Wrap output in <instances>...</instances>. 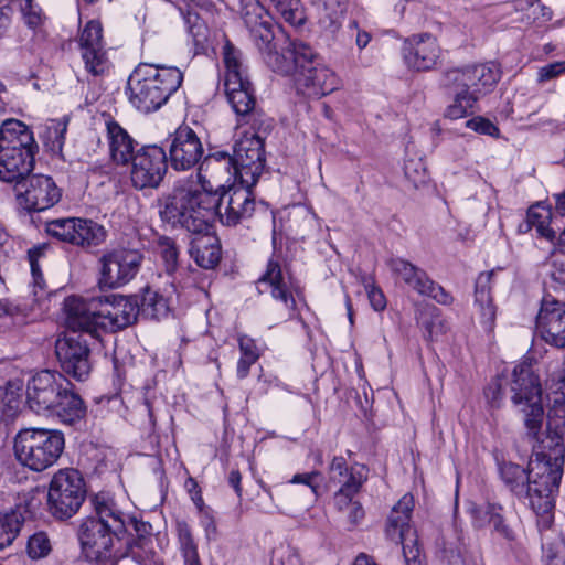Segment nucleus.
<instances>
[{"label":"nucleus","instance_id":"1","mask_svg":"<svg viewBox=\"0 0 565 565\" xmlns=\"http://www.w3.org/2000/svg\"><path fill=\"white\" fill-rule=\"evenodd\" d=\"M249 188L246 184L231 186L220 196L202 189L178 188L172 192L177 195L172 213H178L177 209H195V217L185 221L191 228H205L206 222H213L215 217L223 225L236 226L252 218L256 211V201Z\"/></svg>","mask_w":565,"mask_h":565},{"label":"nucleus","instance_id":"2","mask_svg":"<svg viewBox=\"0 0 565 565\" xmlns=\"http://www.w3.org/2000/svg\"><path fill=\"white\" fill-rule=\"evenodd\" d=\"M92 515L78 527V540L86 559L97 565H116V542L127 532L126 513L108 493L99 492L90 498Z\"/></svg>","mask_w":565,"mask_h":565},{"label":"nucleus","instance_id":"3","mask_svg":"<svg viewBox=\"0 0 565 565\" xmlns=\"http://www.w3.org/2000/svg\"><path fill=\"white\" fill-rule=\"evenodd\" d=\"M281 54H285L290 63V68L284 73L296 68L295 85L299 94L318 99L339 87L340 82L335 73L309 44L289 40Z\"/></svg>","mask_w":565,"mask_h":565},{"label":"nucleus","instance_id":"4","mask_svg":"<svg viewBox=\"0 0 565 565\" xmlns=\"http://www.w3.org/2000/svg\"><path fill=\"white\" fill-rule=\"evenodd\" d=\"M225 93L228 103L237 116V124L249 125L253 129L267 130L271 127L268 118L256 106L253 85L241 60V52L231 45L224 49Z\"/></svg>","mask_w":565,"mask_h":565},{"label":"nucleus","instance_id":"5","mask_svg":"<svg viewBox=\"0 0 565 565\" xmlns=\"http://www.w3.org/2000/svg\"><path fill=\"white\" fill-rule=\"evenodd\" d=\"M182 81L183 74L177 67L140 64L128 81L129 100L142 113L154 111L168 102Z\"/></svg>","mask_w":565,"mask_h":565},{"label":"nucleus","instance_id":"6","mask_svg":"<svg viewBox=\"0 0 565 565\" xmlns=\"http://www.w3.org/2000/svg\"><path fill=\"white\" fill-rule=\"evenodd\" d=\"M500 477L504 484L519 498L529 500L531 509L537 516L541 530L548 529L553 523L554 495L557 486L547 482L546 473L541 470L526 472L524 468L512 462L500 466Z\"/></svg>","mask_w":565,"mask_h":565},{"label":"nucleus","instance_id":"7","mask_svg":"<svg viewBox=\"0 0 565 565\" xmlns=\"http://www.w3.org/2000/svg\"><path fill=\"white\" fill-rule=\"evenodd\" d=\"M36 150L33 134L22 121L4 120L0 127V180L15 183L28 175Z\"/></svg>","mask_w":565,"mask_h":565},{"label":"nucleus","instance_id":"8","mask_svg":"<svg viewBox=\"0 0 565 565\" xmlns=\"http://www.w3.org/2000/svg\"><path fill=\"white\" fill-rule=\"evenodd\" d=\"M541 428L536 434H531L529 429L527 436L532 440L533 452L536 457V465L531 460V472L541 470L546 473L547 482L552 486L559 487L563 477V466L565 461V446L563 435L565 433V417H558L548 412V420L546 434H541Z\"/></svg>","mask_w":565,"mask_h":565},{"label":"nucleus","instance_id":"9","mask_svg":"<svg viewBox=\"0 0 565 565\" xmlns=\"http://www.w3.org/2000/svg\"><path fill=\"white\" fill-rule=\"evenodd\" d=\"M64 446V435L57 429H22L14 438L17 459L38 472L52 467L61 457Z\"/></svg>","mask_w":565,"mask_h":565},{"label":"nucleus","instance_id":"10","mask_svg":"<svg viewBox=\"0 0 565 565\" xmlns=\"http://www.w3.org/2000/svg\"><path fill=\"white\" fill-rule=\"evenodd\" d=\"M177 195L172 193L166 201L162 210H160V217L163 222L172 226H181L192 234L190 239L189 254L196 263L198 266L204 269H213L221 260L222 252L220 239L212 232V222H206L204 228H191L185 221H191L195 217V209H177L179 213H172Z\"/></svg>","mask_w":565,"mask_h":565},{"label":"nucleus","instance_id":"11","mask_svg":"<svg viewBox=\"0 0 565 565\" xmlns=\"http://www.w3.org/2000/svg\"><path fill=\"white\" fill-rule=\"evenodd\" d=\"M242 18L264 62L274 72H285L290 63L277 51L271 17L259 0H242Z\"/></svg>","mask_w":565,"mask_h":565},{"label":"nucleus","instance_id":"12","mask_svg":"<svg viewBox=\"0 0 565 565\" xmlns=\"http://www.w3.org/2000/svg\"><path fill=\"white\" fill-rule=\"evenodd\" d=\"M85 498V482L79 471L58 470L49 486L47 511L56 520H68L78 512Z\"/></svg>","mask_w":565,"mask_h":565},{"label":"nucleus","instance_id":"13","mask_svg":"<svg viewBox=\"0 0 565 565\" xmlns=\"http://www.w3.org/2000/svg\"><path fill=\"white\" fill-rule=\"evenodd\" d=\"M512 403L522 406L524 425L531 434H536L543 423L544 409L541 402L542 390L539 377L526 366L513 370L511 382Z\"/></svg>","mask_w":565,"mask_h":565},{"label":"nucleus","instance_id":"14","mask_svg":"<svg viewBox=\"0 0 565 565\" xmlns=\"http://www.w3.org/2000/svg\"><path fill=\"white\" fill-rule=\"evenodd\" d=\"M167 153L157 145L143 146L136 151L130 163V181L136 190L157 189L167 169Z\"/></svg>","mask_w":565,"mask_h":565},{"label":"nucleus","instance_id":"15","mask_svg":"<svg viewBox=\"0 0 565 565\" xmlns=\"http://www.w3.org/2000/svg\"><path fill=\"white\" fill-rule=\"evenodd\" d=\"M500 79L494 63H482L454 68L446 73V82L452 89H461L479 100L489 94Z\"/></svg>","mask_w":565,"mask_h":565},{"label":"nucleus","instance_id":"16","mask_svg":"<svg viewBox=\"0 0 565 565\" xmlns=\"http://www.w3.org/2000/svg\"><path fill=\"white\" fill-rule=\"evenodd\" d=\"M142 255L137 249L118 248L99 258V285L115 289L128 284L139 271Z\"/></svg>","mask_w":565,"mask_h":565},{"label":"nucleus","instance_id":"17","mask_svg":"<svg viewBox=\"0 0 565 565\" xmlns=\"http://www.w3.org/2000/svg\"><path fill=\"white\" fill-rule=\"evenodd\" d=\"M55 353L62 371L75 379L85 381L92 371L90 350L82 333H66L55 343Z\"/></svg>","mask_w":565,"mask_h":565},{"label":"nucleus","instance_id":"18","mask_svg":"<svg viewBox=\"0 0 565 565\" xmlns=\"http://www.w3.org/2000/svg\"><path fill=\"white\" fill-rule=\"evenodd\" d=\"M19 204L26 211H44L54 206L62 196L61 189L49 175L30 173L15 182Z\"/></svg>","mask_w":565,"mask_h":565},{"label":"nucleus","instance_id":"19","mask_svg":"<svg viewBox=\"0 0 565 565\" xmlns=\"http://www.w3.org/2000/svg\"><path fill=\"white\" fill-rule=\"evenodd\" d=\"M244 132L235 142L233 157L238 168V179L242 184L254 186L265 167L264 141L259 132Z\"/></svg>","mask_w":565,"mask_h":565},{"label":"nucleus","instance_id":"20","mask_svg":"<svg viewBox=\"0 0 565 565\" xmlns=\"http://www.w3.org/2000/svg\"><path fill=\"white\" fill-rule=\"evenodd\" d=\"M67 377L52 370H42L32 375L26 383V404L31 411L46 415L67 385Z\"/></svg>","mask_w":565,"mask_h":565},{"label":"nucleus","instance_id":"21","mask_svg":"<svg viewBox=\"0 0 565 565\" xmlns=\"http://www.w3.org/2000/svg\"><path fill=\"white\" fill-rule=\"evenodd\" d=\"M386 265L396 278L419 295L430 297L441 305L452 302L451 295L435 282L423 268L401 257H391Z\"/></svg>","mask_w":565,"mask_h":565},{"label":"nucleus","instance_id":"22","mask_svg":"<svg viewBox=\"0 0 565 565\" xmlns=\"http://www.w3.org/2000/svg\"><path fill=\"white\" fill-rule=\"evenodd\" d=\"M102 297L84 299L71 296L65 299V323L68 333H87L93 338L99 337Z\"/></svg>","mask_w":565,"mask_h":565},{"label":"nucleus","instance_id":"23","mask_svg":"<svg viewBox=\"0 0 565 565\" xmlns=\"http://www.w3.org/2000/svg\"><path fill=\"white\" fill-rule=\"evenodd\" d=\"M290 277L286 276L278 262L270 259L266 271L257 281L259 292L269 291L271 297L280 301L276 321H286L295 316L296 300L290 292Z\"/></svg>","mask_w":565,"mask_h":565},{"label":"nucleus","instance_id":"24","mask_svg":"<svg viewBox=\"0 0 565 565\" xmlns=\"http://www.w3.org/2000/svg\"><path fill=\"white\" fill-rule=\"evenodd\" d=\"M203 145L190 127H179L172 136L169 147L170 166L175 171L194 168L203 156Z\"/></svg>","mask_w":565,"mask_h":565},{"label":"nucleus","instance_id":"25","mask_svg":"<svg viewBox=\"0 0 565 565\" xmlns=\"http://www.w3.org/2000/svg\"><path fill=\"white\" fill-rule=\"evenodd\" d=\"M536 333L548 344L565 348V303L554 298L542 300L536 317Z\"/></svg>","mask_w":565,"mask_h":565},{"label":"nucleus","instance_id":"26","mask_svg":"<svg viewBox=\"0 0 565 565\" xmlns=\"http://www.w3.org/2000/svg\"><path fill=\"white\" fill-rule=\"evenodd\" d=\"M78 42L87 72L94 76L104 74L109 68V61L103 41L102 24L95 20L87 22Z\"/></svg>","mask_w":565,"mask_h":565},{"label":"nucleus","instance_id":"27","mask_svg":"<svg viewBox=\"0 0 565 565\" xmlns=\"http://www.w3.org/2000/svg\"><path fill=\"white\" fill-rule=\"evenodd\" d=\"M137 298L113 296L102 298L100 329L107 332H116L134 323L139 312Z\"/></svg>","mask_w":565,"mask_h":565},{"label":"nucleus","instance_id":"28","mask_svg":"<svg viewBox=\"0 0 565 565\" xmlns=\"http://www.w3.org/2000/svg\"><path fill=\"white\" fill-rule=\"evenodd\" d=\"M402 54L408 68L429 71L439 60L440 47L433 35L415 34L404 41Z\"/></svg>","mask_w":565,"mask_h":565},{"label":"nucleus","instance_id":"29","mask_svg":"<svg viewBox=\"0 0 565 565\" xmlns=\"http://www.w3.org/2000/svg\"><path fill=\"white\" fill-rule=\"evenodd\" d=\"M328 477L330 483L340 486L335 493L342 494H356L367 479L364 466L354 465L349 467L347 460L341 456L333 457L329 466Z\"/></svg>","mask_w":565,"mask_h":565},{"label":"nucleus","instance_id":"30","mask_svg":"<svg viewBox=\"0 0 565 565\" xmlns=\"http://www.w3.org/2000/svg\"><path fill=\"white\" fill-rule=\"evenodd\" d=\"M87 414V406L74 385L67 381V385L61 392L60 397L46 415L55 416L61 423L75 426L83 422Z\"/></svg>","mask_w":565,"mask_h":565},{"label":"nucleus","instance_id":"31","mask_svg":"<svg viewBox=\"0 0 565 565\" xmlns=\"http://www.w3.org/2000/svg\"><path fill=\"white\" fill-rule=\"evenodd\" d=\"M127 532L121 537L127 550L136 559L149 558L153 554L152 526L148 522L138 521L126 514Z\"/></svg>","mask_w":565,"mask_h":565},{"label":"nucleus","instance_id":"32","mask_svg":"<svg viewBox=\"0 0 565 565\" xmlns=\"http://www.w3.org/2000/svg\"><path fill=\"white\" fill-rule=\"evenodd\" d=\"M109 153L114 162L126 166L135 156V140L116 121L106 122Z\"/></svg>","mask_w":565,"mask_h":565},{"label":"nucleus","instance_id":"33","mask_svg":"<svg viewBox=\"0 0 565 565\" xmlns=\"http://www.w3.org/2000/svg\"><path fill=\"white\" fill-rule=\"evenodd\" d=\"M209 175L218 181H230L238 178V168L233 156L225 151L207 154L199 166V174Z\"/></svg>","mask_w":565,"mask_h":565},{"label":"nucleus","instance_id":"34","mask_svg":"<svg viewBox=\"0 0 565 565\" xmlns=\"http://www.w3.org/2000/svg\"><path fill=\"white\" fill-rule=\"evenodd\" d=\"M552 413L565 417V356L548 364Z\"/></svg>","mask_w":565,"mask_h":565},{"label":"nucleus","instance_id":"35","mask_svg":"<svg viewBox=\"0 0 565 565\" xmlns=\"http://www.w3.org/2000/svg\"><path fill=\"white\" fill-rule=\"evenodd\" d=\"M493 271L481 273L476 280L475 300L480 308L483 323L491 328L495 320L497 311L490 295V281Z\"/></svg>","mask_w":565,"mask_h":565},{"label":"nucleus","instance_id":"36","mask_svg":"<svg viewBox=\"0 0 565 565\" xmlns=\"http://www.w3.org/2000/svg\"><path fill=\"white\" fill-rule=\"evenodd\" d=\"M502 507L495 503H488L483 508H479L475 511V519L478 526H486L487 524L492 525L494 531L505 540L512 541L514 533L510 526L505 523L502 515Z\"/></svg>","mask_w":565,"mask_h":565},{"label":"nucleus","instance_id":"37","mask_svg":"<svg viewBox=\"0 0 565 565\" xmlns=\"http://www.w3.org/2000/svg\"><path fill=\"white\" fill-rule=\"evenodd\" d=\"M25 521L21 509L0 513V551L12 545Z\"/></svg>","mask_w":565,"mask_h":565},{"label":"nucleus","instance_id":"38","mask_svg":"<svg viewBox=\"0 0 565 565\" xmlns=\"http://www.w3.org/2000/svg\"><path fill=\"white\" fill-rule=\"evenodd\" d=\"M106 238L105 228L92 220L77 218L73 245L97 246Z\"/></svg>","mask_w":565,"mask_h":565},{"label":"nucleus","instance_id":"39","mask_svg":"<svg viewBox=\"0 0 565 565\" xmlns=\"http://www.w3.org/2000/svg\"><path fill=\"white\" fill-rule=\"evenodd\" d=\"M355 494L334 493L333 504L348 524V530H353L365 516L362 504L354 500Z\"/></svg>","mask_w":565,"mask_h":565},{"label":"nucleus","instance_id":"40","mask_svg":"<svg viewBox=\"0 0 565 565\" xmlns=\"http://www.w3.org/2000/svg\"><path fill=\"white\" fill-rule=\"evenodd\" d=\"M139 312L152 319L166 317L169 312L168 300L157 290L146 288L140 297Z\"/></svg>","mask_w":565,"mask_h":565},{"label":"nucleus","instance_id":"41","mask_svg":"<svg viewBox=\"0 0 565 565\" xmlns=\"http://www.w3.org/2000/svg\"><path fill=\"white\" fill-rule=\"evenodd\" d=\"M529 222L533 225L536 234L548 241L555 238V232L550 227V221L552 217L550 209L535 204L527 210Z\"/></svg>","mask_w":565,"mask_h":565},{"label":"nucleus","instance_id":"42","mask_svg":"<svg viewBox=\"0 0 565 565\" xmlns=\"http://www.w3.org/2000/svg\"><path fill=\"white\" fill-rule=\"evenodd\" d=\"M276 12L290 25L300 26L306 14L300 0H269Z\"/></svg>","mask_w":565,"mask_h":565},{"label":"nucleus","instance_id":"43","mask_svg":"<svg viewBox=\"0 0 565 565\" xmlns=\"http://www.w3.org/2000/svg\"><path fill=\"white\" fill-rule=\"evenodd\" d=\"M177 530L185 565H201L198 546L193 540L190 526L185 522H178Z\"/></svg>","mask_w":565,"mask_h":565},{"label":"nucleus","instance_id":"44","mask_svg":"<svg viewBox=\"0 0 565 565\" xmlns=\"http://www.w3.org/2000/svg\"><path fill=\"white\" fill-rule=\"evenodd\" d=\"M77 218H56L45 222V232L62 242L73 244Z\"/></svg>","mask_w":565,"mask_h":565},{"label":"nucleus","instance_id":"45","mask_svg":"<svg viewBox=\"0 0 565 565\" xmlns=\"http://www.w3.org/2000/svg\"><path fill=\"white\" fill-rule=\"evenodd\" d=\"M157 250L164 264L166 271L169 275H172L178 268L179 258V248L174 239L167 236L159 237L157 242Z\"/></svg>","mask_w":565,"mask_h":565},{"label":"nucleus","instance_id":"46","mask_svg":"<svg viewBox=\"0 0 565 565\" xmlns=\"http://www.w3.org/2000/svg\"><path fill=\"white\" fill-rule=\"evenodd\" d=\"M348 0H315L321 21L334 24L347 10Z\"/></svg>","mask_w":565,"mask_h":565},{"label":"nucleus","instance_id":"47","mask_svg":"<svg viewBox=\"0 0 565 565\" xmlns=\"http://www.w3.org/2000/svg\"><path fill=\"white\" fill-rule=\"evenodd\" d=\"M454 103L449 105L445 111V117L451 120L460 119L467 116L468 111L473 108L478 102L461 89H454Z\"/></svg>","mask_w":565,"mask_h":565},{"label":"nucleus","instance_id":"48","mask_svg":"<svg viewBox=\"0 0 565 565\" xmlns=\"http://www.w3.org/2000/svg\"><path fill=\"white\" fill-rule=\"evenodd\" d=\"M52 551L51 541L45 532H36L29 537L26 552L33 559L46 557Z\"/></svg>","mask_w":565,"mask_h":565},{"label":"nucleus","instance_id":"49","mask_svg":"<svg viewBox=\"0 0 565 565\" xmlns=\"http://www.w3.org/2000/svg\"><path fill=\"white\" fill-rule=\"evenodd\" d=\"M463 541L461 536L454 532L450 536H445L441 543L443 557L447 559L449 564L457 563L462 555Z\"/></svg>","mask_w":565,"mask_h":565},{"label":"nucleus","instance_id":"50","mask_svg":"<svg viewBox=\"0 0 565 565\" xmlns=\"http://www.w3.org/2000/svg\"><path fill=\"white\" fill-rule=\"evenodd\" d=\"M404 174L415 188L424 184L427 180L425 163L420 159H407L404 162Z\"/></svg>","mask_w":565,"mask_h":565},{"label":"nucleus","instance_id":"51","mask_svg":"<svg viewBox=\"0 0 565 565\" xmlns=\"http://www.w3.org/2000/svg\"><path fill=\"white\" fill-rule=\"evenodd\" d=\"M70 122L68 116H63L60 119H51L47 124V134L49 138L53 140L54 143L58 146V148H62L64 140H65V134L67 130V126Z\"/></svg>","mask_w":565,"mask_h":565},{"label":"nucleus","instance_id":"52","mask_svg":"<svg viewBox=\"0 0 565 565\" xmlns=\"http://www.w3.org/2000/svg\"><path fill=\"white\" fill-rule=\"evenodd\" d=\"M321 479L320 471H311L308 473H297L290 480V483L305 484L309 488L311 497L316 500L319 497L320 483L317 481Z\"/></svg>","mask_w":565,"mask_h":565},{"label":"nucleus","instance_id":"53","mask_svg":"<svg viewBox=\"0 0 565 565\" xmlns=\"http://www.w3.org/2000/svg\"><path fill=\"white\" fill-rule=\"evenodd\" d=\"M30 256V266H31V274L33 279V295L34 300L39 301L43 295L45 294V280L43 278L40 265L38 260L35 259L33 254H29Z\"/></svg>","mask_w":565,"mask_h":565},{"label":"nucleus","instance_id":"54","mask_svg":"<svg viewBox=\"0 0 565 565\" xmlns=\"http://www.w3.org/2000/svg\"><path fill=\"white\" fill-rule=\"evenodd\" d=\"M23 19L26 25L31 29L39 28L44 20L41 9L32 3V0H25L22 8Z\"/></svg>","mask_w":565,"mask_h":565},{"label":"nucleus","instance_id":"55","mask_svg":"<svg viewBox=\"0 0 565 565\" xmlns=\"http://www.w3.org/2000/svg\"><path fill=\"white\" fill-rule=\"evenodd\" d=\"M466 127L488 136H498L499 128L489 119L475 117L466 121Z\"/></svg>","mask_w":565,"mask_h":565},{"label":"nucleus","instance_id":"56","mask_svg":"<svg viewBox=\"0 0 565 565\" xmlns=\"http://www.w3.org/2000/svg\"><path fill=\"white\" fill-rule=\"evenodd\" d=\"M565 73V61H557L542 66L537 73V79L541 83L551 81Z\"/></svg>","mask_w":565,"mask_h":565},{"label":"nucleus","instance_id":"57","mask_svg":"<svg viewBox=\"0 0 565 565\" xmlns=\"http://www.w3.org/2000/svg\"><path fill=\"white\" fill-rule=\"evenodd\" d=\"M28 306L14 303L9 300H0V317H11L24 319L28 316Z\"/></svg>","mask_w":565,"mask_h":565},{"label":"nucleus","instance_id":"58","mask_svg":"<svg viewBox=\"0 0 565 565\" xmlns=\"http://www.w3.org/2000/svg\"><path fill=\"white\" fill-rule=\"evenodd\" d=\"M484 394L488 399V403L492 407H500L501 402L503 399L502 379L497 377L495 380H493L486 388Z\"/></svg>","mask_w":565,"mask_h":565},{"label":"nucleus","instance_id":"59","mask_svg":"<svg viewBox=\"0 0 565 565\" xmlns=\"http://www.w3.org/2000/svg\"><path fill=\"white\" fill-rule=\"evenodd\" d=\"M366 291L370 303L375 311H381L386 307L385 296L380 288L369 285Z\"/></svg>","mask_w":565,"mask_h":565},{"label":"nucleus","instance_id":"60","mask_svg":"<svg viewBox=\"0 0 565 565\" xmlns=\"http://www.w3.org/2000/svg\"><path fill=\"white\" fill-rule=\"evenodd\" d=\"M258 355L248 353L247 356H241L237 363V376L244 379L247 376L250 366L257 361Z\"/></svg>","mask_w":565,"mask_h":565},{"label":"nucleus","instance_id":"61","mask_svg":"<svg viewBox=\"0 0 565 565\" xmlns=\"http://www.w3.org/2000/svg\"><path fill=\"white\" fill-rule=\"evenodd\" d=\"M185 487L188 488V491L191 493L192 501L198 508H201L203 505V499L201 495V491L199 489L198 483L194 479L189 478L185 482Z\"/></svg>","mask_w":565,"mask_h":565},{"label":"nucleus","instance_id":"62","mask_svg":"<svg viewBox=\"0 0 565 565\" xmlns=\"http://www.w3.org/2000/svg\"><path fill=\"white\" fill-rule=\"evenodd\" d=\"M527 4L530 7H534V4H537V8L540 9V14L536 17L537 19L541 18L543 21H550L553 17V12L551 8L541 4L539 0H527Z\"/></svg>","mask_w":565,"mask_h":565},{"label":"nucleus","instance_id":"63","mask_svg":"<svg viewBox=\"0 0 565 565\" xmlns=\"http://www.w3.org/2000/svg\"><path fill=\"white\" fill-rule=\"evenodd\" d=\"M241 480H242V476L238 470L233 469L230 471L228 483L233 487V489L235 490V492L238 497L242 495Z\"/></svg>","mask_w":565,"mask_h":565},{"label":"nucleus","instance_id":"64","mask_svg":"<svg viewBox=\"0 0 565 565\" xmlns=\"http://www.w3.org/2000/svg\"><path fill=\"white\" fill-rule=\"evenodd\" d=\"M545 565H565V548L555 555H548Z\"/></svg>","mask_w":565,"mask_h":565}]
</instances>
